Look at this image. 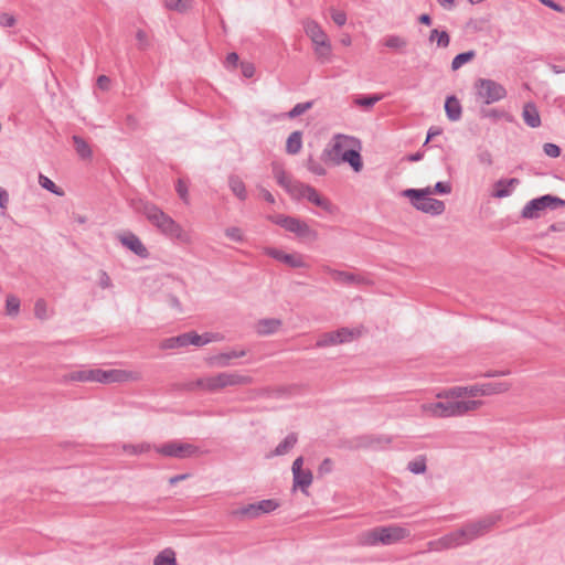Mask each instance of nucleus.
<instances>
[{"label":"nucleus","mask_w":565,"mask_h":565,"mask_svg":"<svg viewBox=\"0 0 565 565\" xmlns=\"http://www.w3.org/2000/svg\"><path fill=\"white\" fill-rule=\"evenodd\" d=\"M134 207L138 213L145 215L149 223L166 237L179 243L190 242V235L182 226L154 203L139 200L134 204Z\"/></svg>","instance_id":"obj_3"},{"label":"nucleus","mask_w":565,"mask_h":565,"mask_svg":"<svg viewBox=\"0 0 565 565\" xmlns=\"http://www.w3.org/2000/svg\"><path fill=\"white\" fill-rule=\"evenodd\" d=\"M278 507V501L274 499H264L258 502L249 503L234 510L233 515L246 519H256L262 514L275 511Z\"/></svg>","instance_id":"obj_9"},{"label":"nucleus","mask_w":565,"mask_h":565,"mask_svg":"<svg viewBox=\"0 0 565 565\" xmlns=\"http://www.w3.org/2000/svg\"><path fill=\"white\" fill-rule=\"evenodd\" d=\"M287 266L291 268H303L307 267L306 262L303 260V256L298 253L288 254L287 257H284Z\"/></svg>","instance_id":"obj_47"},{"label":"nucleus","mask_w":565,"mask_h":565,"mask_svg":"<svg viewBox=\"0 0 565 565\" xmlns=\"http://www.w3.org/2000/svg\"><path fill=\"white\" fill-rule=\"evenodd\" d=\"M322 269L326 274L330 275L335 282L342 285H359L364 282V278L352 273L333 269L330 266H323Z\"/></svg>","instance_id":"obj_14"},{"label":"nucleus","mask_w":565,"mask_h":565,"mask_svg":"<svg viewBox=\"0 0 565 565\" xmlns=\"http://www.w3.org/2000/svg\"><path fill=\"white\" fill-rule=\"evenodd\" d=\"M190 388H201L209 393H216L221 391L215 375L196 379L190 384Z\"/></svg>","instance_id":"obj_21"},{"label":"nucleus","mask_w":565,"mask_h":565,"mask_svg":"<svg viewBox=\"0 0 565 565\" xmlns=\"http://www.w3.org/2000/svg\"><path fill=\"white\" fill-rule=\"evenodd\" d=\"M382 99V96L381 95H376V94H373V95H363V96H360L355 103L361 106V107H365V108H371L373 107L377 102H380Z\"/></svg>","instance_id":"obj_51"},{"label":"nucleus","mask_w":565,"mask_h":565,"mask_svg":"<svg viewBox=\"0 0 565 565\" xmlns=\"http://www.w3.org/2000/svg\"><path fill=\"white\" fill-rule=\"evenodd\" d=\"M433 193L449 194L451 192V184L449 182L438 181L431 189Z\"/></svg>","instance_id":"obj_62"},{"label":"nucleus","mask_w":565,"mask_h":565,"mask_svg":"<svg viewBox=\"0 0 565 565\" xmlns=\"http://www.w3.org/2000/svg\"><path fill=\"white\" fill-rule=\"evenodd\" d=\"M333 462L330 458H324L318 467V475L324 476L332 471Z\"/></svg>","instance_id":"obj_63"},{"label":"nucleus","mask_w":565,"mask_h":565,"mask_svg":"<svg viewBox=\"0 0 565 565\" xmlns=\"http://www.w3.org/2000/svg\"><path fill=\"white\" fill-rule=\"evenodd\" d=\"M268 220L271 223L282 227L287 232L292 233L295 230L296 223L298 222L299 218L295 217V216L285 215V214H277V215H269Z\"/></svg>","instance_id":"obj_28"},{"label":"nucleus","mask_w":565,"mask_h":565,"mask_svg":"<svg viewBox=\"0 0 565 565\" xmlns=\"http://www.w3.org/2000/svg\"><path fill=\"white\" fill-rule=\"evenodd\" d=\"M298 437L297 434L290 433L285 437L282 441H280L277 447L274 449V456H284L288 454L297 444Z\"/></svg>","instance_id":"obj_32"},{"label":"nucleus","mask_w":565,"mask_h":565,"mask_svg":"<svg viewBox=\"0 0 565 565\" xmlns=\"http://www.w3.org/2000/svg\"><path fill=\"white\" fill-rule=\"evenodd\" d=\"M239 66H241V72H242L244 77L250 78V77L254 76V74H255V66H254L253 63H250V62H241Z\"/></svg>","instance_id":"obj_64"},{"label":"nucleus","mask_w":565,"mask_h":565,"mask_svg":"<svg viewBox=\"0 0 565 565\" xmlns=\"http://www.w3.org/2000/svg\"><path fill=\"white\" fill-rule=\"evenodd\" d=\"M477 53L475 50L466 51L457 54L451 61V70L457 71L466 63L471 62L476 57Z\"/></svg>","instance_id":"obj_39"},{"label":"nucleus","mask_w":565,"mask_h":565,"mask_svg":"<svg viewBox=\"0 0 565 565\" xmlns=\"http://www.w3.org/2000/svg\"><path fill=\"white\" fill-rule=\"evenodd\" d=\"M565 207V200L553 195L544 194L530 200L521 211V217L525 220H535L542 216L545 210H557Z\"/></svg>","instance_id":"obj_5"},{"label":"nucleus","mask_w":565,"mask_h":565,"mask_svg":"<svg viewBox=\"0 0 565 565\" xmlns=\"http://www.w3.org/2000/svg\"><path fill=\"white\" fill-rule=\"evenodd\" d=\"M543 151L547 157H551V158H557L561 156V152H562L559 146L552 143V142L544 143Z\"/></svg>","instance_id":"obj_58"},{"label":"nucleus","mask_w":565,"mask_h":565,"mask_svg":"<svg viewBox=\"0 0 565 565\" xmlns=\"http://www.w3.org/2000/svg\"><path fill=\"white\" fill-rule=\"evenodd\" d=\"M153 449L163 457L177 459L191 458L200 452L199 447L195 445L180 440H171L159 446H153Z\"/></svg>","instance_id":"obj_8"},{"label":"nucleus","mask_w":565,"mask_h":565,"mask_svg":"<svg viewBox=\"0 0 565 565\" xmlns=\"http://www.w3.org/2000/svg\"><path fill=\"white\" fill-rule=\"evenodd\" d=\"M17 23V19L13 14L1 12L0 13V26L2 28H11Z\"/></svg>","instance_id":"obj_60"},{"label":"nucleus","mask_w":565,"mask_h":565,"mask_svg":"<svg viewBox=\"0 0 565 565\" xmlns=\"http://www.w3.org/2000/svg\"><path fill=\"white\" fill-rule=\"evenodd\" d=\"M481 117L483 118H492L493 120H499L503 118L507 114L504 110L491 108V109H481Z\"/></svg>","instance_id":"obj_57"},{"label":"nucleus","mask_w":565,"mask_h":565,"mask_svg":"<svg viewBox=\"0 0 565 565\" xmlns=\"http://www.w3.org/2000/svg\"><path fill=\"white\" fill-rule=\"evenodd\" d=\"M175 192L183 203L189 204V182L182 178H179L175 182Z\"/></svg>","instance_id":"obj_46"},{"label":"nucleus","mask_w":565,"mask_h":565,"mask_svg":"<svg viewBox=\"0 0 565 565\" xmlns=\"http://www.w3.org/2000/svg\"><path fill=\"white\" fill-rule=\"evenodd\" d=\"M381 545H393L411 536V531L397 524L379 526Z\"/></svg>","instance_id":"obj_11"},{"label":"nucleus","mask_w":565,"mask_h":565,"mask_svg":"<svg viewBox=\"0 0 565 565\" xmlns=\"http://www.w3.org/2000/svg\"><path fill=\"white\" fill-rule=\"evenodd\" d=\"M281 324H282V322L279 319H275V318L262 319L257 323V333L260 335L273 334L278 331V329L281 327Z\"/></svg>","instance_id":"obj_24"},{"label":"nucleus","mask_w":565,"mask_h":565,"mask_svg":"<svg viewBox=\"0 0 565 565\" xmlns=\"http://www.w3.org/2000/svg\"><path fill=\"white\" fill-rule=\"evenodd\" d=\"M138 377L134 372L125 371V370H103V369H94V382L97 383H121L127 382L129 380H137Z\"/></svg>","instance_id":"obj_10"},{"label":"nucleus","mask_w":565,"mask_h":565,"mask_svg":"<svg viewBox=\"0 0 565 565\" xmlns=\"http://www.w3.org/2000/svg\"><path fill=\"white\" fill-rule=\"evenodd\" d=\"M294 476V488H299L303 493H307V489L311 486L313 476L311 470L306 469L292 475Z\"/></svg>","instance_id":"obj_27"},{"label":"nucleus","mask_w":565,"mask_h":565,"mask_svg":"<svg viewBox=\"0 0 565 565\" xmlns=\"http://www.w3.org/2000/svg\"><path fill=\"white\" fill-rule=\"evenodd\" d=\"M401 194L402 196L409 199L411 204L423 213L437 216L445 212V203L438 199L429 196L433 194L430 186L424 189H405Z\"/></svg>","instance_id":"obj_4"},{"label":"nucleus","mask_w":565,"mask_h":565,"mask_svg":"<svg viewBox=\"0 0 565 565\" xmlns=\"http://www.w3.org/2000/svg\"><path fill=\"white\" fill-rule=\"evenodd\" d=\"M482 405V401H455L456 416H462L469 412L478 409Z\"/></svg>","instance_id":"obj_36"},{"label":"nucleus","mask_w":565,"mask_h":565,"mask_svg":"<svg viewBox=\"0 0 565 565\" xmlns=\"http://www.w3.org/2000/svg\"><path fill=\"white\" fill-rule=\"evenodd\" d=\"M164 6L169 10L184 12L188 9V1L186 0H164Z\"/></svg>","instance_id":"obj_54"},{"label":"nucleus","mask_w":565,"mask_h":565,"mask_svg":"<svg viewBox=\"0 0 565 565\" xmlns=\"http://www.w3.org/2000/svg\"><path fill=\"white\" fill-rule=\"evenodd\" d=\"M64 382H94V369L73 371L63 376Z\"/></svg>","instance_id":"obj_33"},{"label":"nucleus","mask_w":565,"mask_h":565,"mask_svg":"<svg viewBox=\"0 0 565 565\" xmlns=\"http://www.w3.org/2000/svg\"><path fill=\"white\" fill-rule=\"evenodd\" d=\"M189 343L195 347H203L213 341H220L222 335L220 333L205 332L198 334L195 331L188 332Z\"/></svg>","instance_id":"obj_20"},{"label":"nucleus","mask_w":565,"mask_h":565,"mask_svg":"<svg viewBox=\"0 0 565 565\" xmlns=\"http://www.w3.org/2000/svg\"><path fill=\"white\" fill-rule=\"evenodd\" d=\"M360 544L364 546H376L381 544V539L379 534V526L373 527L369 531L363 532L360 535Z\"/></svg>","instance_id":"obj_37"},{"label":"nucleus","mask_w":565,"mask_h":565,"mask_svg":"<svg viewBox=\"0 0 565 565\" xmlns=\"http://www.w3.org/2000/svg\"><path fill=\"white\" fill-rule=\"evenodd\" d=\"M306 34L311 39L313 44H319V42H324L328 39V35L322 30V28L316 21H309L305 25Z\"/></svg>","instance_id":"obj_23"},{"label":"nucleus","mask_w":565,"mask_h":565,"mask_svg":"<svg viewBox=\"0 0 565 565\" xmlns=\"http://www.w3.org/2000/svg\"><path fill=\"white\" fill-rule=\"evenodd\" d=\"M292 234H295L300 239H308L311 242L318 238V233L300 218L296 223Z\"/></svg>","instance_id":"obj_30"},{"label":"nucleus","mask_w":565,"mask_h":565,"mask_svg":"<svg viewBox=\"0 0 565 565\" xmlns=\"http://www.w3.org/2000/svg\"><path fill=\"white\" fill-rule=\"evenodd\" d=\"M331 19L337 25L342 26L347 22V14L344 11L331 9Z\"/></svg>","instance_id":"obj_61"},{"label":"nucleus","mask_w":565,"mask_h":565,"mask_svg":"<svg viewBox=\"0 0 565 565\" xmlns=\"http://www.w3.org/2000/svg\"><path fill=\"white\" fill-rule=\"evenodd\" d=\"M120 243L140 258H148L149 252L140 238L131 232L119 236Z\"/></svg>","instance_id":"obj_13"},{"label":"nucleus","mask_w":565,"mask_h":565,"mask_svg":"<svg viewBox=\"0 0 565 565\" xmlns=\"http://www.w3.org/2000/svg\"><path fill=\"white\" fill-rule=\"evenodd\" d=\"M306 195L305 199H307L310 203L315 204L316 206L321 207L324 211H331L332 204L330 201L326 198H322L318 191L308 184L306 188Z\"/></svg>","instance_id":"obj_22"},{"label":"nucleus","mask_w":565,"mask_h":565,"mask_svg":"<svg viewBox=\"0 0 565 565\" xmlns=\"http://www.w3.org/2000/svg\"><path fill=\"white\" fill-rule=\"evenodd\" d=\"M6 309L9 316H17L20 310V300L15 296H8L6 299Z\"/></svg>","instance_id":"obj_53"},{"label":"nucleus","mask_w":565,"mask_h":565,"mask_svg":"<svg viewBox=\"0 0 565 565\" xmlns=\"http://www.w3.org/2000/svg\"><path fill=\"white\" fill-rule=\"evenodd\" d=\"M446 116L450 121H458L462 115V107L455 95H449L445 100Z\"/></svg>","instance_id":"obj_18"},{"label":"nucleus","mask_w":565,"mask_h":565,"mask_svg":"<svg viewBox=\"0 0 565 565\" xmlns=\"http://www.w3.org/2000/svg\"><path fill=\"white\" fill-rule=\"evenodd\" d=\"M221 390L230 386H242L253 383V377L238 372H221L215 375Z\"/></svg>","instance_id":"obj_12"},{"label":"nucleus","mask_w":565,"mask_h":565,"mask_svg":"<svg viewBox=\"0 0 565 565\" xmlns=\"http://www.w3.org/2000/svg\"><path fill=\"white\" fill-rule=\"evenodd\" d=\"M407 469L414 475L424 473L427 469L426 458L423 456H418L417 458L408 462Z\"/></svg>","instance_id":"obj_45"},{"label":"nucleus","mask_w":565,"mask_h":565,"mask_svg":"<svg viewBox=\"0 0 565 565\" xmlns=\"http://www.w3.org/2000/svg\"><path fill=\"white\" fill-rule=\"evenodd\" d=\"M268 220L271 223L282 227L287 232L292 233L295 230L296 223L298 222L299 218L295 217V216L285 215V214H277V215H269Z\"/></svg>","instance_id":"obj_29"},{"label":"nucleus","mask_w":565,"mask_h":565,"mask_svg":"<svg viewBox=\"0 0 565 565\" xmlns=\"http://www.w3.org/2000/svg\"><path fill=\"white\" fill-rule=\"evenodd\" d=\"M39 184L46 191H49L57 196L64 195L63 189L57 186L50 178L45 177L42 173L39 174Z\"/></svg>","instance_id":"obj_41"},{"label":"nucleus","mask_w":565,"mask_h":565,"mask_svg":"<svg viewBox=\"0 0 565 565\" xmlns=\"http://www.w3.org/2000/svg\"><path fill=\"white\" fill-rule=\"evenodd\" d=\"M477 159L479 163L490 167L493 163L492 153L483 146L477 147Z\"/></svg>","instance_id":"obj_50"},{"label":"nucleus","mask_w":565,"mask_h":565,"mask_svg":"<svg viewBox=\"0 0 565 565\" xmlns=\"http://www.w3.org/2000/svg\"><path fill=\"white\" fill-rule=\"evenodd\" d=\"M152 446L148 443H142L140 445L125 444L122 446L124 451L130 455H139L149 451Z\"/></svg>","instance_id":"obj_49"},{"label":"nucleus","mask_w":565,"mask_h":565,"mask_svg":"<svg viewBox=\"0 0 565 565\" xmlns=\"http://www.w3.org/2000/svg\"><path fill=\"white\" fill-rule=\"evenodd\" d=\"M246 355L245 350H232L230 352H223L206 359L210 366L214 367H226L231 365L232 359H238Z\"/></svg>","instance_id":"obj_15"},{"label":"nucleus","mask_w":565,"mask_h":565,"mask_svg":"<svg viewBox=\"0 0 565 565\" xmlns=\"http://www.w3.org/2000/svg\"><path fill=\"white\" fill-rule=\"evenodd\" d=\"M46 302L44 299H38L34 305V315L36 318L44 320L47 318Z\"/></svg>","instance_id":"obj_55"},{"label":"nucleus","mask_w":565,"mask_h":565,"mask_svg":"<svg viewBox=\"0 0 565 565\" xmlns=\"http://www.w3.org/2000/svg\"><path fill=\"white\" fill-rule=\"evenodd\" d=\"M312 106H313L312 100L305 102V103H298L287 113V117L290 119H294V118L302 115L307 110L311 109Z\"/></svg>","instance_id":"obj_48"},{"label":"nucleus","mask_w":565,"mask_h":565,"mask_svg":"<svg viewBox=\"0 0 565 565\" xmlns=\"http://www.w3.org/2000/svg\"><path fill=\"white\" fill-rule=\"evenodd\" d=\"M153 565H177L175 553L172 548L160 552L153 561Z\"/></svg>","instance_id":"obj_40"},{"label":"nucleus","mask_w":565,"mask_h":565,"mask_svg":"<svg viewBox=\"0 0 565 565\" xmlns=\"http://www.w3.org/2000/svg\"><path fill=\"white\" fill-rule=\"evenodd\" d=\"M315 52L318 58L323 63L329 61L331 56V43L329 40L315 44Z\"/></svg>","instance_id":"obj_44"},{"label":"nucleus","mask_w":565,"mask_h":565,"mask_svg":"<svg viewBox=\"0 0 565 565\" xmlns=\"http://www.w3.org/2000/svg\"><path fill=\"white\" fill-rule=\"evenodd\" d=\"M301 147H302V131L295 130L287 138L286 152L288 154H297L301 150Z\"/></svg>","instance_id":"obj_31"},{"label":"nucleus","mask_w":565,"mask_h":565,"mask_svg":"<svg viewBox=\"0 0 565 565\" xmlns=\"http://www.w3.org/2000/svg\"><path fill=\"white\" fill-rule=\"evenodd\" d=\"M339 334L334 331L323 333L317 341L316 347L326 348L341 343V339H338Z\"/></svg>","instance_id":"obj_42"},{"label":"nucleus","mask_w":565,"mask_h":565,"mask_svg":"<svg viewBox=\"0 0 565 565\" xmlns=\"http://www.w3.org/2000/svg\"><path fill=\"white\" fill-rule=\"evenodd\" d=\"M239 63V56L235 52H231L226 55V58L224 61V66L227 70H235Z\"/></svg>","instance_id":"obj_59"},{"label":"nucleus","mask_w":565,"mask_h":565,"mask_svg":"<svg viewBox=\"0 0 565 565\" xmlns=\"http://www.w3.org/2000/svg\"><path fill=\"white\" fill-rule=\"evenodd\" d=\"M228 186H230L231 191L233 192V194L239 201H245L247 199V191H246L245 183L238 175L231 174L228 177Z\"/></svg>","instance_id":"obj_25"},{"label":"nucleus","mask_w":565,"mask_h":565,"mask_svg":"<svg viewBox=\"0 0 565 565\" xmlns=\"http://www.w3.org/2000/svg\"><path fill=\"white\" fill-rule=\"evenodd\" d=\"M271 172L278 185H280L285 191H287L296 181L285 171L284 166L279 162L271 163Z\"/></svg>","instance_id":"obj_19"},{"label":"nucleus","mask_w":565,"mask_h":565,"mask_svg":"<svg viewBox=\"0 0 565 565\" xmlns=\"http://www.w3.org/2000/svg\"><path fill=\"white\" fill-rule=\"evenodd\" d=\"M360 148L358 138L337 134L323 149L320 159L328 166L348 163L354 172H360L363 168Z\"/></svg>","instance_id":"obj_1"},{"label":"nucleus","mask_w":565,"mask_h":565,"mask_svg":"<svg viewBox=\"0 0 565 565\" xmlns=\"http://www.w3.org/2000/svg\"><path fill=\"white\" fill-rule=\"evenodd\" d=\"M383 44L391 50L403 52L408 42L405 38L399 35H387L384 39Z\"/></svg>","instance_id":"obj_38"},{"label":"nucleus","mask_w":565,"mask_h":565,"mask_svg":"<svg viewBox=\"0 0 565 565\" xmlns=\"http://www.w3.org/2000/svg\"><path fill=\"white\" fill-rule=\"evenodd\" d=\"M76 153L82 159H90L93 156L92 149L87 141L81 136L74 135L72 137Z\"/></svg>","instance_id":"obj_34"},{"label":"nucleus","mask_w":565,"mask_h":565,"mask_svg":"<svg viewBox=\"0 0 565 565\" xmlns=\"http://www.w3.org/2000/svg\"><path fill=\"white\" fill-rule=\"evenodd\" d=\"M365 447H372L374 449L382 448L392 443V437L386 435H370L362 438Z\"/></svg>","instance_id":"obj_35"},{"label":"nucleus","mask_w":565,"mask_h":565,"mask_svg":"<svg viewBox=\"0 0 565 565\" xmlns=\"http://www.w3.org/2000/svg\"><path fill=\"white\" fill-rule=\"evenodd\" d=\"M428 409L435 417L456 416L455 401L436 402L430 404Z\"/></svg>","instance_id":"obj_16"},{"label":"nucleus","mask_w":565,"mask_h":565,"mask_svg":"<svg viewBox=\"0 0 565 565\" xmlns=\"http://www.w3.org/2000/svg\"><path fill=\"white\" fill-rule=\"evenodd\" d=\"M510 388V384L507 382L499 383H484V384H476L471 386H455L449 388L445 396L447 398H458L465 395H469L472 397L476 396H488L492 394H500L507 392Z\"/></svg>","instance_id":"obj_6"},{"label":"nucleus","mask_w":565,"mask_h":565,"mask_svg":"<svg viewBox=\"0 0 565 565\" xmlns=\"http://www.w3.org/2000/svg\"><path fill=\"white\" fill-rule=\"evenodd\" d=\"M190 345L188 332L181 333L177 337H171L162 340L160 348L162 350H172Z\"/></svg>","instance_id":"obj_26"},{"label":"nucleus","mask_w":565,"mask_h":565,"mask_svg":"<svg viewBox=\"0 0 565 565\" xmlns=\"http://www.w3.org/2000/svg\"><path fill=\"white\" fill-rule=\"evenodd\" d=\"M265 254L271 258H274L277 262L284 263V257H287V253H285L281 249L275 248V247H266L264 249Z\"/></svg>","instance_id":"obj_56"},{"label":"nucleus","mask_w":565,"mask_h":565,"mask_svg":"<svg viewBox=\"0 0 565 565\" xmlns=\"http://www.w3.org/2000/svg\"><path fill=\"white\" fill-rule=\"evenodd\" d=\"M499 520V515H488L482 519L468 522L460 529L452 531L436 541H430L428 546L430 550H449L466 545L487 534Z\"/></svg>","instance_id":"obj_2"},{"label":"nucleus","mask_w":565,"mask_h":565,"mask_svg":"<svg viewBox=\"0 0 565 565\" xmlns=\"http://www.w3.org/2000/svg\"><path fill=\"white\" fill-rule=\"evenodd\" d=\"M307 169L316 175H326L327 170L322 167L321 163L316 161L312 156H309L306 162Z\"/></svg>","instance_id":"obj_52"},{"label":"nucleus","mask_w":565,"mask_h":565,"mask_svg":"<svg viewBox=\"0 0 565 565\" xmlns=\"http://www.w3.org/2000/svg\"><path fill=\"white\" fill-rule=\"evenodd\" d=\"M307 186H308V184L296 180L286 192L294 200L299 201L301 199H305Z\"/></svg>","instance_id":"obj_43"},{"label":"nucleus","mask_w":565,"mask_h":565,"mask_svg":"<svg viewBox=\"0 0 565 565\" xmlns=\"http://www.w3.org/2000/svg\"><path fill=\"white\" fill-rule=\"evenodd\" d=\"M475 94L478 100L484 105H491L507 97L505 87L490 78H478L473 83Z\"/></svg>","instance_id":"obj_7"},{"label":"nucleus","mask_w":565,"mask_h":565,"mask_svg":"<svg viewBox=\"0 0 565 565\" xmlns=\"http://www.w3.org/2000/svg\"><path fill=\"white\" fill-rule=\"evenodd\" d=\"M522 118L524 122L531 128H537L541 126V116L539 109L532 102H529L523 106Z\"/></svg>","instance_id":"obj_17"}]
</instances>
